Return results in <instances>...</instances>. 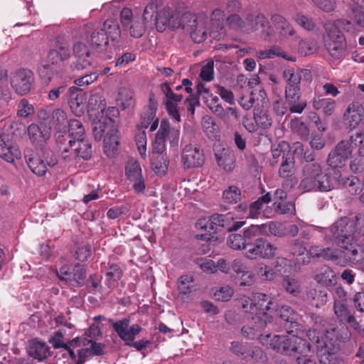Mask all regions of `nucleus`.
Here are the masks:
<instances>
[{
	"mask_svg": "<svg viewBox=\"0 0 364 364\" xmlns=\"http://www.w3.org/2000/svg\"><path fill=\"white\" fill-rule=\"evenodd\" d=\"M237 304L249 320L242 327V333L249 338L264 336L293 335L298 329L299 315L289 306H282L274 310L273 303L265 294L256 293L252 297L242 295L237 298Z\"/></svg>",
	"mask_w": 364,
	"mask_h": 364,
	"instance_id": "obj_1",
	"label": "nucleus"
},
{
	"mask_svg": "<svg viewBox=\"0 0 364 364\" xmlns=\"http://www.w3.org/2000/svg\"><path fill=\"white\" fill-rule=\"evenodd\" d=\"M331 237L325 240H332L344 250H332L329 247L322 250V257L331 260L341 266H345L348 262H359L358 258V250L355 243L353 242L358 240L359 228L354 220L348 218H341L337 220L329 229Z\"/></svg>",
	"mask_w": 364,
	"mask_h": 364,
	"instance_id": "obj_2",
	"label": "nucleus"
},
{
	"mask_svg": "<svg viewBox=\"0 0 364 364\" xmlns=\"http://www.w3.org/2000/svg\"><path fill=\"white\" fill-rule=\"evenodd\" d=\"M261 344L285 356L295 357L296 364H316L310 343L293 335L264 336Z\"/></svg>",
	"mask_w": 364,
	"mask_h": 364,
	"instance_id": "obj_3",
	"label": "nucleus"
},
{
	"mask_svg": "<svg viewBox=\"0 0 364 364\" xmlns=\"http://www.w3.org/2000/svg\"><path fill=\"white\" fill-rule=\"evenodd\" d=\"M251 21L255 22V26L247 27L246 31H259L261 38L267 42H291L299 38L294 26L280 14H274L271 16L273 27L262 14H257Z\"/></svg>",
	"mask_w": 364,
	"mask_h": 364,
	"instance_id": "obj_4",
	"label": "nucleus"
},
{
	"mask_svg": "<svg viewBox=\"0 0 364 364\" xmlns=\"http://www.w3.org/2000/svg\"><path fill=\"white\" fill-rule=\"evenodd\" d=\"M101 335L100 326L93 324L90 327L85 337H77L70 341L68 346V352L70 354L71 363L82 364L87 358L94 355H101L104 346L95 341L97 337Z\"/></svg>",
	"mask_w": 364,
	"mask_h": 364,
	"instance_id": "obj_5",
	"label": "nucleus"
},
{
	"mask_svg": "<svg viewBox=\"0 0 364 364\" xmlns=\"http://www.w3.org/2000/svg\"><path fill=\"white\" fill-rule=\"evenodd\" d=\"M118 114L119 112L117 108L109 107L104 119L95 120L93 122L94 136L97 140L104 138V153L109 158H112L117 154L119 144L117 124L115 122V118Z\"/></svg>",
	"mask_w": 364,
	"mask_h": 364,
	"instance_id": "obj_6",
	"label": "nucleus"
},
{
	"mask_svg": "<svg viewBox=\"0 0 364 364\" xmlns=\"http://www.w3.org/2000/svg\"><path fill=\"white\" fill-rule=\"evenodd\" d=\"M339 27H342L348 32L354 33L356 31L348 20H338L324 24L326 33L325 47L331 56L335 59L341 58L345 55L346 49V38L339 30Z\"/></svg>",
	"mask_w": 364,
	"mask_h": 364,
	"instance_id": "obj_7",
	"label": "nucleus"
},
{
	"mask_svg": "<svg viewBox=\"0 0 364 364\" xmlns=\"http://www.w3.org/2000/svg\"><path fill=\"white\" fill-rule=\"evenodd\" d=\"M334 188L333 179L328 173H323L321 166L318 163H307L303 167V178L299 189L302 192L314 190L328 191Z\"/></svg>",
	"mask_w": 364,
	"mask_h": 364,
	"instance_id": "obj_8",
	"label": "nucleus"
},
{
	"mask_svg": "<svg viewBox=\"0 0 364 364\" xmlns=\"http://www.w3.org/2000/svg\"><path fill=\"white\" fill-rule=\"evenodd\" d=\"M335 330L327 331L322 341H320L318 332L309 330L306 336L310 340L317 343L321 364H343V360L338 355L340 350L337 339H334Z\"/></svg>",
	"mask_w": 364,
	"mask_h": 364,
	"instance_id": "obj_9",
	"label": "nucleus"
},
{
	"mask_svg": "<svg viewBox=\"0 0 364 364\" xmlns=\"http://www.w3.org/2000/svg\"><path fill=\"white\" fill-rule=\"evenodd\" d=\"M179 139L180 129L177 127L171 128L168 120L163 119L152 144L151 154L162 155L166 149V141L167 139L169 140L171 146L176 147L178 145Z\"/></svg>",
	"mask_w": 364,
	"mask_h": 364,
	"instance_id": "obj_10",
	"label": "nucleus"
},
{
	"mask_svg": "<svg viewBox=\"0 0 364 364\" xmlns=\"http://www.w3.org/2000/svg\"><path fill=\"white\" fill-rule=\"evenodd\" d=\"M183 20V22H186V24H183V29L189 33L195 43H200L206 38L210 28H207L209 19L205 16L185 13Z\"/></svg>",
	"mask_w": 364,
	"mask_h": 364,
	"instance_id": "obj_11",
	"label": "nucleus"
},
{
	"mask_svg": "<svg viewBox=\"0 0 364 364\" xmlns=\"http://www.w3.org/2000/svg\"><path fill=\"white\" fill-rule=\"evenodd\" d=\"M70 149L66 147L62 151V158L66 161H71L76 157L83 159H89L92 156V146L90 142L86 139H78L76 140H69Z\"/></svg>",
	"mask_w": 364,
	"mask_h": 364,
	"instance_id": "obj_12",
	"label": "nucleus"
},
{
	"mask_svg": "<svg viewBox=\"0 0 364 364\" xmlns=\"http://www.w3.org/2000/svg\"><path fill=\"white\" fill-rule=\"evenodd\" d=\"M26 161L31 171L37 176H41L46 174L47 166H53L57 163V159L53 156V152L46 150L42 156L39 154L32 156H26Z\"/></svg>",
	"mask_w": 364,
	"mask_h": 364,
	"instance_id": "obj_13",
	"label": "nucleus"
},
{
	"mask_svg": "<svg viewBox=\"0 0 364 364\" xmlns=\"http://www.w3.org/2000/svg\"><path fill=\"white\" fill-rule=\"evenodd\" d=\"M277 250V247L265 239L256 240L254 244L249 245V248L245 252V257L250 259L258 258L270 259L273 257Z\"/></svg>",
	"mask_w": 364,
	"mask_h": 364,
	"instance_id": "obj_14",
	"label": "nucleus"
},
{
	"mask_svg": "<svg viewBox=\"0 0 364 364\" xmlns=\"http://www.w3.org/2000/svg\"><path fill=\"white\" fill-rule=\"evenodd\" d=\"M31 144L36 147L43 146L51 136V127L46 120L31 124L27 129Z\"/></svg>",
	"mask_w": 364,
	"mask_h": 364,
	"instance_id": "obj_15",
	"label": "nucleus"
},
{
	"mask_svg": "<svg viewBox=\"0 0 364 364\" xmlns=\"http://www.w3.org/2000/svg\"><path fill=\"white\" fill-rule=\"evenodd\" d=\"M33 73L28 69H19L11 77V84L15 91L19 95L28 93L33 84Z\"/></svg>",
	"mask_w": 364,
	"mask_h": 364,
	"instance_id": "obj_16",
	"label": "nucleus"
},
{
	"mask_svg": "<svg viewBox=\"0 0 364 364\" xmlns=\"http://www.w3.org/2000/svg\"><path fill=\"white\" fill-rule=\"evenodd\" d=\"M353 149L352 141H341L328 157V164L333 168L341 166L351 156Z\"/></svg>",
	"mask_w": 364,
	"mask_h": 364,
	"instance_id": "obj_17",
	"label": "nucleus"
},
{
	"mask_svg": "<svg viewBox=\"0 0 364 364\" xmlns=\"http://www.w3.org/2000/svg\"><path fill=\"white\" fill-rule=\"evenodd\" d=\"M121 23L124 30H129L130 35L134 38H139L144 33L145 28L139 18H133L131 9L124 8L120 14Z\"/></svg>",
	"mask_w": 364,
	"mask_h": 364,
	"instance_id": "obj_18",
	"label": "nucleus"
},
{
	"mask_svg": "<svg viewBox=\"0 0 364 364\" xmlns=\"http://www.w3.org/2000/svg\"><path fill=\"white\" fill-rule=\"evenodd\" d=\"M112 326L119 338L127 346H131L136 336L141 331V328L138 324L129 327V320L123 318L119 321L112 322Z\"/></svg>",
	"mask_w": 364,
	"mask_h": 364,
	"instance_id": "obj_19",
	"label": "nucleus"
},
{
	"mask_svg": "<svg viewBox=\"0 0 364 364\" xmlns=\"http://www.w3.org/2000/svg\"><path fill=\"white\" fill-rule=\"evenodd\" d=\"M62 280L69 282L74 287H80L85 278V270L82 266L77 264L74 267L63 266L58 274Z\"/></svg>",
	"mask_w": 364,
	"mask_h": 364,
	"instance_id": "obj_20",
	"label": "nucleus"
},
{
	"mask_svg": "<svg viewBox=\"0 0 364 364\" xmlns=\"http://www.w3.org/2000/svg\"><path fill=\"white\" fill-rule=\"evenodd\" d=\"M182 161L186 168L200 166L205 161L203 151L196 146L186 145L183 150Z\"/></svg>",
	"mask_w": 364,
	"mask_h": 364,
	"instance_id": "obj_21",
	"label": "nucleus"
},
{
	"mask_svg": "<svg viewBox=\"0 0 364 364\" xmlns=\"http://www.w3.org/2000/svg\"><path fill=\"white\" fill-rule=\"evenodd\" d=\"M210 226L213 229L217 227H223L228 231L237 230L245 225L244 221L234 222L233 215L230 213L227 214H213L210 217Z\"/></svg>",
	"mask_w": 364,
	"mask_h": 364,
	"instance_id": "obj_22",
	"label": "nucleus"
},
{
	"mask_svg": "<svg viewBox=\"0 0 364 364\" xmlns=\"http://www.w3.org/2000/svg\"><path fill=\"white\" fill-rule=\"evenodd\" d=\"M69 105L71 111L76 116H81L85 111L87 97L85 93L76 87L69 88Z\"/></svg>",
	"mask_w": 364,
	"mask_h": 364,
	"instance_id": "obj_23",
	"label": "nucleus"
},
{
	"mask_svg": "<svg viewBox=\"0 0 364 364\" xmlns=\"http://www.w3.org/2000/svg\"><path fill=\"white\" fill-rule=\"evenodd\" d=\"M363 119V107L358 103L348 105L343 114V120L346 127L350 130L356 129Z\"/></svg>",
	"mask_w": 364,
	"mask_h": 364,
	"instance_id": "obj_24",
	"label": "nucleus"
},
{
	"mask_svg": "<svg viewBox=\"0 0 364 364\" xmlns=\"http://www.w3.org/2000/svg\"><path fill=\"white\" fill-rule=\"evenodd\" d=\"M212 101H214V104L208 103L209 108L225 123L230 124L237 120L238 114L235 108L228 107L225 109L220 104L218 103L219 99L216 96L213 97Z\"/></svg>",
	"mask_w": 364,
	"mask_h": 364,
	"instance_id": "obj_25",
	"label": "nucleus"
},
{
	"mask_svg": "<svg viewBox=\"0 0 364 364\" xmlns=\"http://www.w3.org/2000/svg\"><path fill=\"white\" fill-rule=\"evenodd\" d=\"M218 165L226 172L232 171L235 167V156L229 149L221 148L215 150Z\"/></svg>",
	"mask_w": 364,
	"mask_h": 364,
	"instance_id": "obj_26",
	"label": "nucleus"
},
{
	"mask_svg": "<svg viewBox=\"0 0 364 364\" xmlns=\"http://www.w3.org/2000/svg\"><path fill=\"white\" fill-rule=\"evenodd\" d=\"M224 18V13L220 9H215V11H213L211 15V19L209 20V23H210L211 24L209 35L213 38H215L218 40L223 38L225 36L223 28Z\"/></svg>",
	"mask_w": 364,
	"mask_h": 364,
	"instance_id": "obj_27",
	"label": "nucleus"
},
{
	"mask_svg": "<svg viewBox=\"0 0 364 364\" xmlns=\"http://www.w3.org/2000/svg\"><path fill=\"white\" fill-rule=\"evenodd\" d=\"M73 54L76 58L75 69H85L91 65L90 52L84 43L79 41L74 44Z\"/></svg>",
	"mask_w": 364,
	"mask_h": 364,
	"instance_id": "obj_28",
	"label": "nucleus"
},
{
	"mask_svg": "<svg viewBox=\"0 0 364 364\" xmlns=\"http://www.w3.org/2000/svg\"><path fill=\"white\" fill-rule=\"evenodd\" d=\"M231 269L240 278L241 286H250L255 282V275L248 270L245 262L236 259L231 262Z\"/></svg>",
	"mask_w": 364,
	"mask_h": 364,
	"instance_id": "obj_29",
	"label": "nucleus"
},
{
	"mask_svg": "<svg viewBox=\"0 0 364 364\" xmlns=\"http://www.w3.org/2000/svg\"><path fill=\"white\" fill-rule=\"evenodd\" d=\"M333 176V183L334 186L338 184H342L348 188L349 193L351 194H357L360 189V182L359 179L355 176H351L349 178H343L339 170L332 168L331 172L329 173Z\"/></svg>",
	"mask_w": 364,
	"mask_h": 364,
	"instance_id": "obj_30",
	"label": "nucleus"
},
{
	"mask_svg": "<svg viewBox=\"0 0 364 364\" xmlns=\"http://www.w3.org/2000/svg\"><path fill=\"white\" fill-rule=\"evenodd\" d=\"M12 137L9 134H0V156L9 163L14 161Z\"/></svg>",
	"mask_w": 364,
	"mask_h": 364,
	"instance_id": "obj_31",
	"label": "nucleus"
},
{
	"mask_svg": "<svg viewBox=\"0 0 364 364\" xmlns=\"http://www.w3.org/2000/svg\"><path fill=\"white\" fill-rule=\"evenodd\" d=\"M334 313L341 321H346L350 323L354 328H357L358 323L355 319L354 316L350 314V310L346 301H339L335 300L334 301Z\"/></svg>",
	"mask_w": 364,
	"mask_h": 364,
	"instance_id": "obj_32",
	"label": "nucleus"
},
{
	"mask_svg": "<svg viewBox=\"0 0 364 364\" xmlns=\"http://www.w3.org/2000/svg\"><path fill=\"white\" fill-rule=\"evenodd\" d=\"M314 279L318 283L326 287H331L336 284L337 277L336 273L331 267L323 266L317 270Z\"/></svg>",
	"mask_w": 364,
	"mask_h": 364,
	"instance_id": "obj_33",
	"label": "nucleus"
},
{
	"mask_svg": "<svg viewBox=\"0 0 364 364\" xmlns=\"http://www.w3.org/2000/svg\"><path fill=\"white\" fill-rule=\"evenodd\" d=\"M91 46L99 53L105 52L109 46L108 37L103 29H95L90 36Z\"/></svg>",
	"mask_w": 364,
	"mask_h": 364,
	"instance_id": "obj_34",
	"label": "nucleus"
},
{
	"mask_svg": "<svg viewBox=\"0 0 364 364\" xmlns=\"http://www.w3.org/2000/svg\"><path fill=\"white\" fill-rule=\"evenodd\" d=\"M28 353L35 359L43 360L50 355L49 347L45 342L34 339L30 343Z\"/></svg>",
	"mask_w": 364,
	"mask_h": 364,
	"instance_id": "obj_35",
	"label": "nucleus"
},
{
	"mask_svg": "<svg viewBox=\"0 0 364 364\" xmlns=\"http://www.w3.org/2000/svg\"><path fill=\"white\" fill-rule=\"evenodd\" d=\"M88 105L91 110L97 111L101 116L97 117V119H104L107 116V111L109 108H106V102L103 95L100 92H95L90 95L88 101Z\"/></svg>",
	"mask_w": 364,
	"mask_h": 364,
	"instance_id": "obj_36",
	"label": "nucleus"
},
{
	"mask_svg": "<svg viewBox=\"0 0 364 364\" xmlns=\"http://www.w3.org/2000/svg\"><path fill=\"white\" fill-rule=\"evenodd\" d=\"M271 201V195L267 193L252 203L249 206L248 218H256L263 214V208Z\"/></svg>",
	"mask_w": 364,
	"mask_h": 364,
	"instance_id": "obj_37",
	"label": "nucleus"
},
{
	"mask_svg": "<svg viewBox=\"0 0 364 364\" xmlns=\"http://www.w3.org/2000/svg\"><path fill=\"white\" fill-rule=\"evenodd\" d=\"M257 16V15L249 16L246 19V22H243L237 14H232L228 18V22L230 26L234 29H241L245 32L250 33V31H246V28L251 26L252 25L255 26V22H252L251 20L254 18H256Z\"/></svg>",
	"mask_w": 364,
	"mask_h": 364,
	"instance_id": "obj_38",
	"label": "nucleus"
},
{
	"mask_svg": "<svg viewBox=\"0 0 364 364\" xmlns=\"http://www.w3.org/2000/svg\"><path fill=\"white\" fill-rule=\"evenodd\" d=\"M122 277V270L117 264H111L106 273L105 284L109 291L117 285V281Z\"/></svg>",
	"mask_w": 364,
	"mask_h": 364,
	"instance_id": "obj_39",
	"label": "nucleus"
},
{
	"mask_svg": "<svg viewBox=\"0 0 364 364\" xmlns=\"http://www.w3.org/2000/svg\"><path fill=\"white\" fill-rule=\"evenodd\" d=\"M290 252L293 256L302 257L297 259L298 264H306L310 262V257L306 252V248L298 240H295L291 245Z\"/></svg>",
	"mask_w": 364,
	"mask_h": 364,
	"instance_id": "obj_40",
	"label": "nucleus"
},
{
	"mask_svg": "<svg viewBox=\"0 0 364 364\" xmlns=\"http://www.w3.org/2000/svg\"><path fill=\"white\" fill-rule=\"evenodd\" d=\"M177 287L180 294H188L196 289L194 278L192 275H182L178 279Z\"/></svg>",
	"mask_w": 364,
	"mask_h": 364,
	"instance_id": "obj_41",
	"label": "nucleus"
},
{
	"mask_svg": "<svg viewBox=\"0 0 364 364\" xmlns=\"http://www.w3.org/2000/svg\"><path fill=\"white\" fill-rule=\"evenodd\" d=\"M313 107L316 109H323V112L326 115H331L336 108L335 100L330 98L315 97L313 100Z\"/></svg>",
	"mask_w": 364,
	"mask_h": 364,
	"instance_id": "obj_42",
	"label": "nucleus"
},
{
	"mask_svg": "<svg viewBox=\"0 0 364 364\" xmlns=\"http://www.w3.org/2000/svg\"><path fill=\"white\" fill-rule=\"evenodd\" d=\"M301 73V70H295L294 68H287L284 70L282 75L287 83L286 87H299Z\"/></svg>",
	"mask_w": 364,
	"mask_h": 364,
	"instance_id": "obj_43",
	"label": "nucleus"
},
{
	"mask_svg": "<svg viewBox=\"0 0 364 364\" xmlns=\"http://www.w3.org/2000/svg\"><path fill=\"white\" fill-rule=\"evenodd\" d=\"M251 242H248L244 233L243 235L237 233L230 234L228 239V245L234 250L245 249L247 250Z\"/></svg>",
	"mask_w": 364,
	"mask_h": 364,
	"instance_id": "obj_44",
	"label": "nucleus"
},
{
	"mask_svg": "<svg viewBox=\"0 0 364 364\" xmlns=\"http://www.w3.org/2000/svg\"><path fill=\"white\" fill-rule=\"evenodd\" d=\"M107 36L110 37L112 41H118L120 38L121 31L118 23L114 19H107L104 22L103 28Z\"/></svg>",
	"mask_w": 364,
	"mask_h": 364,
	"instance_id": "obj_45",
	"label": "nucleus"
},
{
	"mask_svg": "<svg viewBox=\"0 0 364 364\" xmlns=\"http://www.w3.org/2000/svg\"><path fill=\"white\" fill-rule=\"evenodd\" d=\"M70 140H76L85 137V128L78 119H71L68 123Z\"/></svg>",
	"mask_w": 364,
	"mask_h": 364,
	"instance_id": "obj_46",
	"label": "nucleus"
},
{
	"mask_svg": "<svg viewBox=\"0 0 364 364\" xmlns=\"http://www.w3.org/2000/svg\"><path fill=\"white\" fill-rule=\"evenodd\" d=\"M327 296L328 294L326 291L312 289L307 293L306 297L311 305L319 308L327 302Z\"/></svg>",
	"mask_w": 364,
	"mask_h": 364,
	"instance_id": "obj_47",
	"label": "nucleus"
},
{
	"mask_svg": "<svg viewBox=\"0 0 364 364\" xmlns=\"http://www.w3.org/2000/svg\"><path fill=\"white\" fill-rule=\"evenodd\" d=\"M151 165L156 173H164L168 168V157L164 155L151 154Z\"/></svg>",
	"mask_w": 364,
	"mask_h": 364,
	"instance_id": "obj_48",
	"label": "nucleus"
},
{
	"mask_svg": "<svg viewBox=\"0 0 364 364\" xmlns=\"http://www.w3.org/2000/svg\"><path fill=\"white\" fill-rule=\"evenodd\" d=\"M51 123L55 129L61 131L66 127L68 117L66 112L61 109H55L52 112Z\"/></svg>",
	"mask_w": 364,
	"mask_h": 364,
	"instance_id": "obj_49",
	"label": "nucleus"
},
{
	"mask_svg": "<svg viewBox=\"0 0 364 364\" xmlns=\"http://www.w3.org/2000/svg\"><path fill=\"white\" fill-rule=\"evenodd\" d=\"M254 119L258 128L262 129H268L272 127V119L269 113L265 110H255Z\"/></svg>",
	"mask_w": 364,
	"mask_h": 364,
	"instance_id": "obj_50",
	"label": "nucleus"
},
{
	"mask_svg": "<svg viewBox=\"0 0 364 364\" xmlns=\"http://www.w3.org/2000/svg\"><path fill=\"white\" fill-rule=\"evenodd\" d=\"M169 17H171V9H164L155 16V23L158 31L163 32L169 26Z\"/></svg>",
	"mask_w": 364,
	"mask_h": 364,
	"instance_id": "obj_51",
	"label": "nucleus"
},
{
	"mask_svg": "<svg viewBox=\"0 0 364 364\" xmlns=\"http://www.w3.org/2000/svg\"><path fill=\"white\" fill-rule=\"evenodd\" d=\"M293 20L301 28L308 31H312L316 30L317 28L316 23L313 18L304 15L301 13L296 14L294 17Z\"/></svg>",
	"mask_w": 364,
	"mask_h": 364,
	"instance_id": "obj_52",
	"label": "nucleus"
},
{
	"mask_svg": "<svg viewBox=\"0 0 364 364\" xmlns=\"http://www.w3.org/2000/svg\"><path fill=\"white\" fill-rule=\"evenodd\" d=\"M125 174L129 181L136 179L142 176V171L139 163L135 159H130L125 166Z\"/></svg>",
	"mask_w": 364,
	"mask_h": 364,
	"instance_id": "obj_53",
	"label": "nucleus"
},
{
	"mask_svg": "<svg viewBox=\"0 0 364 364\" xmlns=\"http://www.w3.org/2000/svg\"><path fill=\"white\" fill-rule=\"evenodd\" d=\"M294 161L291 153L283 155V161L279 168V176L282 178L291 176L292 168H294Z\"/></svg>",
	"mask_w": 364,
	"mask_h": 364,
	"instance_id": "obj_54",
	"label": "nucleus"
},
{
	"mask_svg": "<svg viewBox=\"0 0 364 364\" xmlns=\"http://www.w3.org/2000/svg\"><path fill=\"white\" fill-rule=\"evenodd\" d=\"M244 234L248 242L255 237L260 235H267V226L264 224L262 225H252L244 231Z\"/></svg>",
	"mask_w": 364,
	"mask_h": 364,
	"instance_id": "obj_55",
	"label": "nucleus"
},
{
	"mask_svg": "<svg viewBox=\"0 0 364 364\" xmlns=\"http://www.w3.org/2000/svg\"><path fill=\"white\" fill-rule=\"evenodd\" d=\"M299 52L304 55H311L316 52L318 46L314 39H302L299 43Z\"/></svg>",
	"mask_w": 364,
	"mask_h": 364,
	"instance_id": "obj_56",
	"label": "nucleus"
},
{
	"mask_svg": "<svg viewBox=\"0 0 364 364\" xmlns=\"http://www.w3.org/2000/svg\"><path fill=\"white\" fill-rule=\"evenodd\" d=\"M223 200L229 204H235L240 200L241 191L235 186H230L223 191Z\"/></svg>",
	"mask_w": 364,
	"mask_h": 364,
	"instance_id": "obj_57",
	"label": "nucleus"
},
{
	"mask_svg": "<svg viewBox=\"0 0 364 364\" xmlns=\"http://www.w3.org/2000/svg\"><path fill=\"white\" fill-rule=\"evenodd\" d=\"M256 57L261 60L274 58L277 56H281L283 58H287L286 55L283 53L279 47H273L267 50H260L256 52ZM288 60H293L292 58H288Z\"/></svg>",
	"mask_w": 364,
	"mask_h": 364,
	"instance_id": "obj_58",
	"label": "nucleus"
},
{
	"mask_svg": "<svg viewBox=\"0 0 364 364\" xmlns=\"http://www.w3.org/2000/svg\"><path fill=\"white\" fill-rule=\"evenodd\" d=\"M203 128L208 138L211 139H215L217 138L218 127L211 117H207L203 118Z\"/></svg>",
	"mask_w": 364,
	"mask_h": 364,
	"instance_id": "obj_59",
	"label": "nucleus"
},
{
	"mask_svg": "<svg viewBox=\"0 0 364 364\" xmlns=\"http://www.w3.org/2000/svg\"><path fill=\"white\" fill-rule=\"evenodd\" d=\"M282 286L285 291L294 296H296L300 292V285L296 279L290 277H284Z\"/></svg>",
	"mask_w": 364,
	"mask_h": 364,
	"instance_id": "obj_60",
	"label": "nucleus"
},
{
	"mask_svg": "<svg viewBox=\"0 0 364 364\" xmlns=\"http://www.w3.org/2000/svg\"><path fill=\"white\" fill-rule=\"evenodd\" d=\"M274 210L279 214L294 215L296 212L295 205L289 201H274Z\"/></svg>",
	"mask_w": 364,
	"mask_h": 364,
	"instance_id": "obj_61",
	"label": "nucleus"
},
{
	"mask_svg": "<svg viewBox=\"0 0 364 364\" xmlns=\"http://www.w3.org/2000/svg\"><path fill=\"white\" fill-rule=\"evenodd\" d=\"M272 155L274 159V161L272 164H277V159L280 156H283L284 154H287L288 152H289V144L285 141H282L279 143L278 144H274L272 146L271 148Z\"/></svg>",
	"mask_w": 364,
	"mask_h": 364,
	"instance_id": "obj_62",
	"label": "nucleus"
},
{
	"mask_svg": "<svg viewBox=\"0 0 364 364\" xmlns=\"http://www.w3.org/2000/svg\"><path fill=\"white\" fill-rule=\"evenodd\" d=\"M234 294L233 289L228 286L221 287L214 293V297L216 300L221 301H229Z\"/></svg>",
	"mask_w": 364,
	"mask_h": 364,
	"instance_id": "obj_63",
	"label": "nucleus"
},
{
	"mask_svg": "<svg viewBox=\"0 0 364 364\" xmlns=\"http://www.w3.org/2000/svg\"><path fill=\"white\" fill-rule=\"evenodd\" d=\"M35 112L34 107L26 99L21 100L18 104V115L21 117H27L33 114Z\"/></svg>",
	"mask_w": 364,
	"mask_h": 364,
	"instance_id": "obj_64",
	"label": "nucleus"
}]
</instances>
